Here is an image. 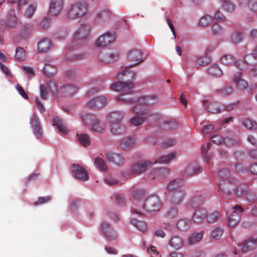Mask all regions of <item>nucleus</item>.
Returning <instances> with one entry per match:
<instances>
[{"instance_id": "nucleus-1", "label": "nucleus", "mask_w": 257, "mask_h": 257, "mask_svg": "<svg viewBox=\"0 0 257 257\" xmlns=\"http://www.w3.org/2000/svg\"><path fill=\"white\" fill-rule=\"evenodd\" d=\"M134 84L131 82H116L111 85V89L122 93L118 96L117 100L124 104H131L137 101L138 96L132 90Z\"/></svg>"}, {"instance_id": "nucleus-2", "label": "nucleus", "mask_w": 257, "mask_h": 257, "mask_svg": "<svg viewBox=\"0 0 257 257\" xmlns=\"http://www.w3.org/2000/svg\"><path fill=\"white\" fill-rule=\"evenodd\" d=\"M163 205L161 199L156 196H151L147 198L145 202H140L135 208L133 209L134 214L144 217L145 212H152L160 211Z\"/></svg>"}, {"instance_id": "nucleus-3", "label": "nucleus", "mask_w": 257, "mask_h": 257, "mask_svg": "<svg viewBox=\"0 0 257 257\" xmlns=\"http://www.w3.org/2000/svg\"><path fill=\"white\" fill-rule=\"evenodd\" d=\"M88 5L84 2L72 4L68 10L67 16L69 19L75 20L85 16L87 13Z\"/></svg>"}, {"instance_id": "nucleus-4", "label": "nucleus", "mask_w": 257, "mask_h": 257, "mask_svg": "<svg viewBox=\"0 0 257 257\" xmlns=\"http://www.w3.org/2000/svg\"><path fill=\"white\" fill-rule=\"evenodd\" d=\"M154 164L153 161L142 159L133 164L130 171L132 175H140L152 168Z\"/></svg>"}, {"instance_id": "nucleus-5", "label": "nucleus", "mask_w": 257, "mask_h": 257, "mask_svg": "<svg viewBox=\"0 0 257 257\" xmlns=\"http://www.w3.org/2000/svg\"><path fill=\"white\" fill-rule=\"evenodd\" d=\"M219 190L223 193V195L227 198L231 199L234 197V189L236 184L234 181L227 180H222L218 183Z\"/></svg>"}, {"instance_id": "nucleus-6", "label": "nucleus", "mask_w": 257, "mask_h": 257, "mask_svg": "<svg viewBox=\"0 0 257 257\" xmlns=\"http://www.w3.org/2000/svg\"><path fill=\"white\" fill-rule=\"evenodd\" d=\"M232 209L233 212L227 219L228 224L231 227L235 226L239 223L244 211V208L239 205H234Z\"/></svg>"}, {"instance_id": "nucleus-7", "label": "nucleus", "mask_w": 257, "mask_h": 257, "mask_svg": "<svg viewBox=\"0 0 257 257\" xmlns=\"http://www.w3.org/2000/svg\"><path fill=\"white\" fill-rule=\"evenodd\" d=\"M136 142L134 135L125 137L119 141L118 148L122 151H129L134 147Z\"/></svg>"}, {"instance_id": "nucleus-8", "label": "nucleus", "mask_w": 257, "mask_h": 257, "mask_svg": "<svg viewBox=\"0 0 257 257\" xmlns=\"http://www.w3.org/2000/svg\"><path fill=\"white\" fill-rule=\"evenodd\" d=\"M100 226L104 235L108 240L112 241L117 239V233L110 223L107 222H103L101 223Z\"/></svg>"}, {"instance_id": "nucleus-9", "label": "nucleus", "mask_w": 257, "mask_h": 257, "mask_svg": "<svg viewBox=\"0 0 257 257\" xmlns=\"http://www.w3.org/2000/svg\"><path fill=\"white\" fill-rule=\"evenodd\" d=\"M72 173L77 179L82 181H87L89 179V175L86 170L78 164L72 165Z\"/></svg>"}, {"instance_id": "nucleus-10", "label": "nucleus", "mask_w": 257, "mask_h": 257, "mask_svg": "<svg viewBox=\"0 0 257 257\" xmlns=\"http://www.w3.org/2000/svg\"><path fill=\"white\" fill-rule=\"evenodd\" d=\"M185 195V191L184 189L176 190L171 193L169 198V201L173 205H180L183 202Z\"/></svg>"}, {"instance_id": "nucleus-11", "label": "nucleus", "mask_w": 257, "mask_h": 257, "mask_svg": "<svg viewBox=\"0 0 257 257\" xmlns=\"http://www.w3.org/2000/svg\"><path fill=\"white\" fill-rule=\"evenodd\" d=\"M127 58L133 64L125 66V68L134 67L143 61V53L138 50H133L130 51Z\"/></svg>"}, {"instance_id": "nucleus-12", "label": "nucleus", "mask_w": 257, "mask_h": 257, "mask_svg": "<svg viewBox=\"0 0 257 257\" xmlns=\"http://www.w3.org/2000/svg\"><path fill=\"white\" fill-rule=\"evenodd\" d=\"M239 249L242 252H246L257 248V238L249 237L238 245Z\"/></svg>"}, {"instance_id": "nucleus-13", "label": "nucleus", "mask_w": 257, "mask_h": 257, "mask_svg": "<svg viewBox=\"0 0 257 257\" xmlns=\"http://www.w3.org/2000/svg\"><path fill=\"white\" fill-rule=\"evenodd\" d=\"M201 172V168L195 162L189 163L185 168L184 171V176L186 177L197 175Z\"/></svg>"}, {"instance_id": "nucleus-14", "label": "nucleus", "mask_w": 257, "mask_h": 257, "mask_svg": "<svg viewBox=\"0 0 257 257\" xmlns=\"http://www.w3.org/2000/svg\"><path fill=\"white\" fill-rule=\"evenodd\" d=\"M106 157L108 161L114 164L116 166H121L124 162V158L119 153H115L114 152H108L106 154Z\"/></svg>"}, {"instance_id": "nucleus-15", "label": "nucleus", "mask_w": 257, "mask_h": 257, "mask_svg": "<svg viewBox=\"0 0 257 257\" xmlns=\"http://www.w3.org/2000/svg\"><path fill=\"white\" fill-rule=\"evenodd\" d=\"M114 40V35L108 32L99 37L96 43L98 47H104L113 42Z\"/></svg>"}, {"instance_id": "nucleus-16", "label": "nucleus", "mask_w": 257, "mask_h": 257, "mask_svg": "<svg viewBox=\"0 0 257 257\" xmlns=\"http://www.w3.org/2000/svg\"><path fill=\"white\" fill-rule=\"evenodd\" d=\"M30 124L32 126L34 133L38 139L42 137L43 133L42 132L40 123L35 114H33L30 118Z\"/></svg>"}, {"instance_id": "nucleus-17", "label": "nucleus", "mask_w": 257, "mask_h": 257, "mask_svg": "<svg viewBox=\"0 0 257 257\" xmlns=\"http://www.w3.org/2000/svg\"><path fill=\"white\" fill-rule=\"evenodd\" d=\"M109 129L111 133L114 135H120L126 130V126L121 122H109Z\"/></svg>"}, {"instance_id": "nucleus-18", "label": "nucleus", "mask_w": 257, "mask_h": 257, "mask_svg": "<svg viewBox=\"0 0 257 257\" xmlns=\"http://www.w3.org/2000/svg\"><path fill=\"white\" fill-rule=\"evenodd\" d=\"M168 174V171L165 168H156L152 170L148 174L150 179H157L159 180L163 179Z\"/></svg>"}, {"instance_id": "nucleus-19", "label": "nucleus", "mask_w": 257, "mask_h": 257, "mask_svg": "<svg viewBox=\"0 0 257 257\" xmlns=\"http://www.w3.org/2000/svg\"><path fill=\"white\" fill-rule=\"evenodd\" d=\"M63 7V0H51L49 12L52 15L57 16L62 11Z\"/></svg>"}, {"instance_id": "nucleus-20", "label": "nucleus", "mask_w": 257, "mask_h": 257, "mask_svg": "<svg viewBox=\"0 0 257 257\" xmlns=\"http://www.w3.org/2000/svg\"><path fill=\"white\" fill-rule=\"evenodd\" d=\"M207 211L204 207H199L195 209L192 217L193 220L196 223H201L206 218Z\"/></svg>"}, {"instance_id": "nucleus-21", "label": "nucleus", "mask_w": 257, "mask_h": 257, "mask_svg": "<svg viewBox=\"0 0 257 257\" xmlns=\"http://www.w3.org/2000/svg\"><path fill=\"white\" fill-rule=\"evenodd\" d=\"M110 13L107 10H103L96 13L95 22L98 24H103L109 20Z\"/></svg>"}, {"instance_id": "nucleus-22", "label": "nucleus", "mask_w": 257, "mask_h": 257, "mask_svg": "<svg viewBox=\"0 0 257 257\" xmlns=\"http://www.w3.org/2000/svg\"><path fill=\"white\" fill-rule=\"evenodd\" d=\"M98 117L96 115L90 113L83 112L81 114V119L83 124L89 127L91 126Z\"/></svg>"}, {"instance_id": "nucleus-23", "label": "nucleus", "mask_w": 257, "mask_h": 257, "mask_svg": "<svg viewBox=\"0 0 257 257\" xmlns=\"http://www.w3.org/2000/svg\"><path fill=\"white\" fill-rule=\"evenodd\" d=\"M107 98L105 96H98L90 100L88 102V106L91 109H97L103 106L106 103Z\"/></svg>"}, {"instance_id": "nucleus-24", "label": "nucleus", "mask_w": 257, "mask_h": 257, "mask_svg": "<svg viewBox=\"0 0 257 257\" xmlns=\"http://www.w3.org/2000/svg\"><path fill=\"white\" fill-rule=\"evenodd\" d=\"M158 97L156 95H149L138 97L137 102L145 105L146 106H152L158 102Z\"/></svg>"}, {"instance_id": "nucleus-25", "label": "nucleus", "mask_w": 257, "mask_h": 257, "mask_svg": "<svg viewBox=\"0 0 257 257\" xmlns=\"http://www.w3.org/2000/svg\"><path fill=\"white\" fill-rule=\"evenodd\" d=\"M53 125H55L58 131L63 135L68 134L69 131L64 120L59 117H55L53 118Z\"/></svg>"}, {"instance_id": "nucleus-26", "label": "nucleus", "mask_w": 257, "mask_h": 257, "mask_svg": "<svg viewBox=\"0 0 257 257\" xmlns=\"http://www.w3.org/2000/svg\"><path fill=\"white\" fill-rule=\"evenodd\" d=\"M125 116V113L121 111L111 112L108 116L109 122H121Z\"/></svg>"}, {"instance_id": "nucleus-27", "label": "nucleus", "mask_w": 257, "mask_h": 257, "mask_svg": "<svg viewBox=\"0 0 257 257\" xmlns=\"http://www.w3.org/2000/svg\"><path fill=\"white\" fill-rule=\"evenodd\" d=\"M169 244L172 247L178 250L183 246L184 240L181 236L175 235L172 237Z\"/></svg>"}, {"instance_id": "nucleus-28", "label": "nucleus", "mask_w": 257, "mask_h": 257, "mask_svg": "<svg viewBox=\"0 0 257 257\" xmlns=\"http://www.w3.org/2000/svg\"><path fill=\"white\" fill-rule=\"evenodd\" d=\"M233 80L236 84V87L239 90H242L245 88L247 86V82L241 78V74L240 72H237L234 74Z\"/></svg>"}, {"instance_id": "nucleus-29", "label": "nucleus", "mask_w": 257, "mask_h": 257, "mask_svg": "<svg viewBox=\"0 0 257 257\" xmlns=\"http://www.w3.org/2000/svg\"><path fill=\"white\" fill-rule=\"evenodd\" d=\"M135 103H137V104L132 108L133 112L137 114L145 115V116L151 115L150 112L146 108L145 105H143L142 103L137 102V101Z\"/></svg>"}, {"instance_id": "nucleus-30", "label": "nucleus", "mask_w": 257, "mask_h": 257, "mask_svg": "<svg viewBox=\"0 0 257 257\" xmlns=\"http://www.w3.org/2000/svg\"><path fill=\"white\" fill-rule=\"evenodd\" d=\"M192 225V221L186 218L180 219L177 223L178 229L181 231L188 230Z\"/></svg>"}, {"instance_id": "nucleus-31", "label": "nucleus", "mask_w": 257, "mask_h": 257, "mask_svg": "<svg viewBox=\"0 0 257 257\" xmlns=\"http://www.w3.org/2000/svg\"><path fill=\"white\" fill-rule=\"evenodd\" d=\"M51 47V42L46 39H42L38 43V49L39 52H46Z\"/></svg>"}, {"instance_id": "nucleus-32", "label": "nucleus", "mask_w": 257, "mask_h": 257, "mask_svg": "<svg viewBox=\"0 0 257 257\" xmlns=\"http://www.w3.org/2000/svg\"><path fill=\"white\" fill-rule=\"evenodd\" d=\"M203 201L202 197L201 196H196L192 198L189 203L187 204V206L188 209H195L199 207H202L200 206Z\"/></svg>"}, {"instance_id": "nucleus-33", "label": "nucleus", "mask_w": 257, "mask_h": 257, "mask_svg": "<svg viewBox=\"0 0 257 257\" xmlns=\"http://www.w3.org/2000/svg\"><path fill=\"white\" fill-rule=\"evenodd\" d=\"M248 190V186L247 184H240L234 189V197L237 196L244 197Z\"/></svg>"}, {"instance_id": "nucleus-34", "label": "nucleus", "mask_w": 257, "mask_h": 257, "mask_svg": "<svg viewBox=\"0 0 257 257\" xmlns=\"http://www.w3.org/2000/svg\"><path fill=\"white\" fill-rule=\"evenodd\" d=\"M220 62L225 65H231L235 64L239 68L238 63L236 61V58L232 55H224L220 59Z\"/></svg>"}, {"instance_id": "nucleus-35", "label": "nucleus", "mask_w": 257, "mask_h": 257, "mask_svg": "<svg viewBox=\"0 0 257 257\" xmlns=\"http://www.w3.org/2000/svg\"><path fill=\"white\" fill-rule=\"evenodd\" d=\"M89 32V28L86 25H82L75 33L74 37L81 39L86 38Z\"/></svg>"}, {"instance_id": "nucleus-36", "label": "nucleus", "mask_w": 257, "mask_h": 257, "mask_svg": "<svg viewBox=\"0 0 257 257\" xmlns=\"http://www.w3.org/2000/svg\"><path fill=\"white\" fill-rule=\"evenodd\" d=\"M77 90V88L73 85H66L60 89V93L65 96H70Z\"/></svg>"}, {"instance_id": "nucleus-37", "label": "nucleus", "mask_w": 257, "mask_h": 257, "mask_svg": "<svg viewBox=\"0 0 257 257\" xmlns=\"http://www.w3.org/2000/svg\"><path fill=\"white\" fill-rule=\"evenodd\" d=\"M176 156V153L172 152L170 153L168 155H164L160 157L158 159L154 161V164L159 163V164H166L169 163L171 161H172Z\"/></svg>"}, {"instance_id": "nucleus-38", "label": "nucleus", "mask_w": 257, "mask_h": 257, "mask_svg": "<svg viewBox=\"0 0 257 257\" xmlns=\"http://www.w3.org/2000/svg\"><path fill=\"white\" fill-rule=\"evenodd\" d=\"M151 115L137 114L132 117L130 120V123L135 126H139L141 125L149 116Z\"/></svg>"}, {"instance_id": "nucleus-39", "label": "nucleus", "mask_w": 257, "mask_h": 257, "mask_svg": "<svg viewBox=\"0 0 257 257\" xmlns=\"http://www.w3.org/2000/svg\"><path fill=\"white\" fill-rule=\"evenodd\" d=\"M106 128L105 124L102 122L99 117L97 118V120L91 126L92 131L100 133Z\"/></svg>"}, {"instance_id": "nucleus-40", "label": "nucleus", "mask_w": 257, "mask_h": 257, "mask_svg": "<svg viewBox=\"0 0 257 257\" xmlns=\"http://www.w3.org/2000/svg\"><path fill=\"white\" fill-rule=\"evenodd\" d=\"M96 167L101 171L106 172L108 168L106 162L101 158L97 157L94 160Z\"/></svg>"}, {"instance_id": "nucleus-41", "label": "nucleus", "mask_w": 257, "mask_h": 257, "mask_svg": "<svg viewBox=\"0 0 257 257\" xmlns=\"http://www.w3.org/2000/svg\"><path fill=\"white\" fill-rule=\"evenodd\" d=\"M43 71L48 77H52L56 72V68L51 62H48L45 63Z\"/></svg>"}, {"instance_id": "nucleus-42", "label": "nucleus", "mask_w": 257, "mask_h": 257, "mask_svg": "<svg viewBox=\"0 0 257 257\" xmlns=\"http://www.w3.org/2000/svg\"><path fill=\"white\" fill-rule=\"evenodd\" d=\"M233 91V88L232 86L225 84L222 88L217 89L216 92L221 96H228L232 93Z\"/></svg>"}, {"instance_id": "nucleus-43", "label": "nucleus", "mask_w": 257, "mask_h": 257, "mask_svg": "<svg viewBox=\"0 0 257 257\" xmlns=\"http://www.w3.org/2000/svg\"><path fill=\"white\" fill-rule=\"evenodd\" d=\"M208 72L211 75L218 77H221L223 75L222 70L217 64L211 65L208 68Z\"/></svg>"}, {"instance_id": "nucleus-44", "label": "nucleus", "mask_w": 257, "mask_h": 257, "mask_svg": "<svg viewBox=\"0 0 257 257\" xmlns=\"http://www.w3.org/2000/svg\"><path fill=\"white\" fill-rule=\"evenodd\" d=\"M222 7L224 11L228 13H232L235 9L234 3L231 0H221Z\"/></svg>"}, {"instance_id": "nucleus-45", "label": "nucleus", "mask_w": 257, "mask_h": 257, "mask_svg": "<svg viewBox=\"0 0 257 257\" xmlns=\"http://www.w3.org/2000/svg\"><path fill=\"white\" fill-rule=\"evenodd\" d=\"M17 21L15 11L14 10H11L7 17V25L10 27H14L17 25Z\"/></svg>"}, {"instance_id": "nucleus-46", "label": "nucleus", "mask_w": 257, "mask_h": 257, "mask_svg": "<svg viewBox=\"0 0 257 257\" xmlns=\"http://www.w3.org/2000/svg\"><path fill=\"white\" fill-rule=\"evenodd\" d=\"M221 218L220 214L218 211H215L209 214L207 213L206 219L208 223H214Z\"/></svg>"}, {"instance_id": "nucleus-47", "label": "nucleus", "mask_w": 257, "mask_h": 257, "mask_svg": "<svg viewBox=\"0 0 257 257\" xmlns=\"http://www.w3.org/2000/svg\"><path fill=\"white\" fill-rule=\"evenodd\" d=\"M98 57L101 61L105 63L113 62L115 60V58L116 57V56L114 54L103 52L100 53Z\"/></svg>"}, {"instance_id": "nucleus-48", "label": "nucleus", "mask_w": 257, "mask_h": 257, "mask_svg": "<svg viewBox=\"0 0 257 257\" xmlns=\"http://www.w3.org/2000/svg\"><path fill=\"white\" fill-rule=\"evenodd\" d=\"M220 104L215 101H212L209 103L206 108L207 111L212 113H218L220 111Z\"/></svg>"}, {"instance_id": "nucleus-49", "label": "nucleus", "mask_w": 257, "mask_h": 257, "mask_svg": "<svg viewBox=\"0 0 257 257\" xmlns=\"http://www.w3.org/2000/svg\"><path fill=\"white\" fill-rule=\"evenodd\" d=\"M234 169L237 173H244L249 171V167L244 163L237 162L234 164Z\"/></svg>"}, {"instance_id": "nucleus-50", "label": "nucleus", "mask_w": 257, "mask_h": 257, "mask_svg": "<svg viewBox=\"0 0 257 257\" xmlns=\"http://www.w3.org/2000/svg\"><path fill=\"white\" fill-rule=\"evenodd\" d=\"M181 183L180 179H175L170 182L168 185V190L171 192V193L175 191L178 189H182L180 188V185Z\"/></svg>"}, {"instance_id": "nucleus-51", "label": "nucleus", "mask_w": 257, "mask_h": 257, "mask_svg": "<svg viewBox=\"0 0 257 257\" xmlns=\"http://www.w3.org/2000/svg\"><path fill=\"white\" fill-rule=\"evenodd\" d=\"M203 231L199 232H194L189 238V242L190 244H195L201 240L203 236Z\"/></svg>"}, {"instance_id": "nucleus-52", "label": "nucleus", "mask_w": 257, "mask_h": 257, "mask_svg": "<svg viewBox=\"0 0 257 257\" xmlns=\"http://www.w3.org/2000/svg\"><path fill=\"white\" fill-rule=\"evenodd\" d=\"M243 39V34L241 32L236 31L232 34L230 40L234 44H237L242 41Z\"/></svg>"}, {"instance_id": "nucleus-53", "label": "nucleus", "mask_w": 257, "mask_h": 257, "mask_svg": "<svg viewBox=\"0 0 257 257\" xmlns=\"http://www.w3.org/2000/svg\"><path fill=\"white\" fill-rule=\"evenodd\" d=\"M131 223L134 226L142 232L147 230V225L144 221H139L138 219H134L132 220Z\"/></svg>"}, {"instance_id": "nucleus-54", "label": "nucleus", "mask_w": 257, "mask_h": 257, "mask_svg": "<svg viewBox=\"0 0 257 257\" xmlns=\"http://www.w3.org/2000/svg\"><path fill=\"white\" fill-rule=\"evenodd\" d=\"M77 136L78 137L79 141L82 145L85 147L89 145L90 143V140L88 135L85 134H81L79 135L77 134Z\"/></svg>"}, {"instance_id": "nucleus-55", "label": "nucleus", "mask_w": 257, "mask_h": 257, "mask_svg": "<svg viewBox=\"0 0 257 257\" xmlns=\"http://www.w3.org/2000/svg\"><path fill=\"white\" fill-rule=\"evenodd\" d=\"M244 61L245 63L249 65H253L256 64L257 61V57H255L253 52L246 54L244 56Z\"/></svg>"}, {"instance_id": "nucleus-56", "label": "nucleus", "mask_w": 257, "mask_h": 257, "mask_svg": "<svg viewBox=\"0 0 257 257\" xmlns=\"http://www.w3.org/2000/svg\"><path fill=\"white\" fill-rule=\"evenodd\" d=\"M211 146V143H208L206 146H203L201 150V154L204 160V161L207 163L209 164L210 161V158L208 155V150L210 149V146Z\"/></svg>"}, {"instance_id": "nucleus-57", "label": "nucleus", "mask_w": 257, "mask_h": 257, "mask_svg": "<svg viewBox=\"0 0 257 257\" xmlns=\"http://www.w3.org/2000/svg\"><path fill=\"white\" fill-rule=\"evenodd\" d=\"M178 215V210L176 208L171 207L165 213V217L170 220L176 218Z\"/></svg>"}, {"instance_id": "nucleus-58", "label": "nucleus", "mask_w": 257, "mask_h": 257, "mask_svg": "<svg viewBox=\"0 0 257 257\" xmlns=\"http://www.w3.org/2000/svg\"><path fill=\"white\" fill-rule=\"evenodd\" d=\"M224 28L218 23H214L211 28V32L213 35H219L224 33Z\"/></svg>"}, {"instance_id": "nucleus-59", "label": "nucleus", "mask_w": 257, "mask_h": 257, "mask_svg": "<svg viewBox=\"0 0 257 257\" xmlns=\"http://www.w3.org/2000/svg\"><path fill=\"white\" fill-rule=\"evenodd\" d=\"M26 57L25 50L21 47L17 48L15 55V58L19 61H23L25 59Z\"/></svg>"}, {"instance_id": "nucleus-60", "label": "nucleus", "mask_w": 257, "mask_h": 257, "mask_svg": "<svg viewBox=\"0 0 257 257\" xmlns=\"http://www.w3.org/2000/svg\"><path fill=\"white\" fill-rule=\"evenodd\" d=\"M37 5L36 4H31L26 10L25 15L28 18H31L35 13Z\"/></svg>"}, {"instance_id": "nucleus-61", "label": "nucleus", "mask_w": 257, "mask_h": 257, "mask_svg": "<svg viewBox=\"0 0 257 257\" xmlns=\"http://www.w3.org/2000/svg\"><path fill=\"white\" fill-rule=\"evenodd\" d=\"M244 197L249 202L254 203L257 201V193L253 191L248 190Z\"/></svg>"}, {"instance_id": "nucleus-62", "label": "nucleus", "mask_w": 257, "mask_h": 257, "mask_svg": "<svg viewBox=\"0 0 257 257\" xmlns=\"http://www.w3.org/2000/svg\"><path fill=\"white\" fill-rule=\"evenodd\" d=\"M211 140L213 143H214V144H216L217 145H219V144H221L222 143V142H223V141L225 142V143L226 145H229V143L228 142L229 139L226 138L225 139H223L222 138V137H221L220 136H219L218 135H213L211 137Z\"/></svg>"}, {"instance_id": "nucleus-63", "label": "nucleus", "mask_w": 257, "mask_h": 257, "mask_svg": "<svg viewBox=\"0 0 257 257\" xmlns=\"http://www.w3.org/2000/svg\"><path fill=\"white\" fill-rule=\"evenodd\" d=\"M243 125L247 129L256 130H257V123L249 119H246L243 121Z\"/></svg>"}, {"instance_id": "nucleus-64", "label": "nucleus", "mask_w": 257, "mask_h": 257, "mask_svg": "<svg viewBox=\"0 0 257 257\" xmlns=\"http://www.w3.org/2000/svg\"><path fill=\"white\" fill-rule=\"evenodd\" d=\"M68 35V32L65 28H62L57 31L55 34V37L58 39H65Z\"/></svg>"}]
</instances>
